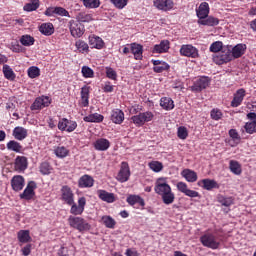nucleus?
<instances>
[{
    "mask_svg": "<svg viewBox=\"0 0 256 256\" xmlns=\"http://www.w3.org/2000/svg\"><path fill=\"white\" fill-rule=\"evenodd\" d=\"M37 189V183L35 181H30L23 193L20 194V199H24V201H31L35 197V190Z\"/></svg>",
    "mask_w": 256,
    "mask_h": 256,
    "instance_id": "nucleus-12",
    "label": "nucleus"
},
{
    "mask_svg": "<svg viewBox=\"0 0 256 256\" xmlns=\"http://www.w3.org/2000/svg\"><path fill=\"white\" fill-rule=\"evenodd\" d=\"M75 47L79 53H82V54L89 53V44H87L85 40L78 39L75 42Z\"/></svg>",
    "mask_w": 256,
    "mask_h": 256,
    "instance_id": "nucleus-40",
    "label": "nucleus"
},
{
    "mask_svg": "<svg viewBox=\"0 0 256 256\" xmlns=\"http://www.w3.org/2000/svg\"><path fill=\"white\" fill-rule=\"evenodd\" d=\"M69 29L72 37H74L75 39L83 37L85 33V26H83V24H81V22L79 21L70 20Z\"/></svg>",
    "mask_w": 256,
    "mask_h": 256,
    "instance_id": "nucleus-6",
    "label": "nucleus"
},
{
    "mask_svg": "<svg viewBox=\"0 0 256 256\" xmlns=\"http://www.w3.org/2000/svg\"><path fill=\"white\" fill-rule=\"evenodd\" d=\"M18 240L20 243H29L31 241L29 230H20L18 232Z\"/></svg>",
    "mask_w": 256,
    "mask_h": 256,
    "instance_id": "nucleus-47",
    "label": "nucleus"
},
{
    "mask_svg": "<svg viewBox=\"0 0 256 256\" xmlns=\"http://www.w3.org/2000/svg\"><path fill=\"white\" fill-rule=\"evenodd\" d=\"M81 73L85 79H93L95 77V72L89 66H83Z\"/></svg>",
    "mask_w": 256,
    "mask_h": 256,
    "instance_id": "nucleus-53",
    "label": "nucleus"
},
{
    "mask_svg": "<svg viewBox=\"0 0 256 256\" xmlns=\"http://www.w3.org/2000/svg\"><path fill=\"white\" fill-rule=\"evenodd\" d=\"M68 223L70 227H73V229H77V231H89L91 229V224L85 220V218L79 217V216H70L68 218Z\"/></svg>",
    "mask_w": 256,
    "mask_h": 256,
    "instance_id": "nucleus-3",
    "label": "nucleus"
},
{
    "mask_svg": "<svg viewBox=\"0 0 256 256\" xmlns=\"http://www.w3.org/2000/svg\"><path fill=\"white\" fill-rule=\"evenodd\" d=\"M110 120L115 125H121L125 121V113L121 109H113L110 114Z\"/></svg>",
    "mask_w": 256,
    "mask_h": 256,
    "instance_id": "nucleus-21",
    "label": "nucleus"
},
{
    "mask_svg": "<svg viewBox=\"0 0 256 256\" xmlns=\"http://www.w3.org/2000/svg\"><path fill=\"white\" fill-rule=\"evenodd\" d=\"M95 185V179L92 176L85 174L78 180V187L80 189H89Z\"/></svg>",
    "mask_w": 256,
    "mask_h": 256,
    "instance_id": "nucleus-18",
    "label": "nucleus"
},
{
    "mask_svg": "<svg viewBox=\"0 0 256 256\" xmlns=\"http://www.w3.org/2000/svg\"><path fill=\"white\" fill-rule=\"evenodd\" d=\"M102 89L104 93H113L115 86H113L110 81H106Z\"/></svg>",
    "mask_w": 256,
    "mask_h": 256,
    "instance_id": "nucleus-62",
    "label": "nucleus"
},
{
    "mask_svg": "<svg viewBox=\"0 0 256 256\" xmlns=\"http://www.w3.org/2000/svg\"><path fill=\"white\" fill-rule=\"evenodd\" d=\"M126 201L132 207L137 204L140 205V207H145V200H143V198H141V196L130 195L127 197Z\"/></svg>",
    "mask_w": 256,
    "mask_h": 256,
    "instance_id": "nucleus-38",
    "label": "nucleus"
},
{
    "mask_svg": "<svg viewBox=\"0 0 256 256\" xmlns=\"http://www.w3.org/2000/svg\"><path fill=\"white\" fill-rule=\"evenodd\" d=\"M209 85H211V79L209 76H200L196 81H194L191 90L196 93H201V91H203V89H207Z\"/></svg>",
    "mask_w": 256,
    "mask_h": 256,
    "instance_id": "nucleus-7",
    "label": "nucleus"
},
{
    "mask_svg": "<svg viewBox=\"0 0 256 256\" xmlns=\"http://www.w3.org/2000/svg\"><path fill=\"white\" fill-rule=\"evenodd\" d=\"M88 43L91 47V49H103L105 47V41H103V38L93 34L88 37Z\"/></svg>",
    "mask_w": 256,
    "mask_h": 256,
    "instance_id": "nucleus-19",
    "label": "nucleus"
},
{
    "mask_svg": "<svg viewBox=\"0 0 256 256\" xmlns=\"http://www.w3.org/2000/svg\"><path fill=\"white\" fill-rule=\"evenodd\" d=\"M111 147V142L106 138H99L94 142V149L96 151H107Z\"/></svg>",
    "mask_w": 256,
    "mask_h": 256,
    "instance_id": "nucleus-30",
    "label": "nucleus"
},
{
    "mask_svg": "<svg viewBox=\"0 0 256 256\" xmlns=\"http://www.w3.org/2000/svg\"><path fill=\"white\" fill-rule=\"evenodd\" d=\"M211 8L209 7V3L202 2L198 8H196V16L198 17V21H203L206 17H209V13Z\"/></svg>",
    "mask_w": 256,
    "mask_h": 256,
    "instance_id": "nucleus-16",
    "label": "nucleus"
},
{
    "mask_svg": "<svg viewBox=\"0 0 256 256\" xmlns=\"http://www.w3.org/2000/svg\"><path fill=\"white\" fill-rule=\"evenodd\" d=\"M148 167L151 169V171H154V173H161V171H163V163L159 161L149 162Z\"/></svg>",
    "mask_w": 256,
    "mask_h": 256,
    "instance_id": "nucleus-48",
    "label": "nucleus"
},
{
    "mask_svg": "<svg viewBox=\"0 0 256 256\" xmlns=\"http://www.w3.org/2000/svg\"><path fill=\"white\" fill-rule=\"evenodd\" d=\"M246 51L247 44L240 43L235 45L231 50L232 59H240V57H243V54L246 53Z\"/></svg>",
    "mask_w": 256,
    "mask_h": 256,
    "instance_id": "nucleus-26",
    "label": "nucleus"
},
{
    "mask_svg": "<svg viewBox=\"0 0 256 256\" xmlns=\"http://www.w3.org/2000/svg\"><path fill=\"white\" fill-rule=\"evenodd\" d=\"M77 19L80 23H89L93 21V15L87 14L85 12H80L77 15Z\"/></svg>",
    "mask_w": 256,
    "mask_h": 256,
    "instance_id": "nucleus-50",
    "label": "nucleus"
},
{
    "mask_svg": "<svg viewBox=\"0 0 256 256\" xmlns=\"http://www.w3.org/2000/svg\"><path fill=\"white\" fill-rule=\"evenodd\" d=\"M160 107H162L164 111H173V109H175V102L171 97H162L160 99Z\"/></svg>",
    "mask_w": 256,
    "mask_h": 256,
    "instance_id": "nucleus-32",
    "label": "nucleus"
},
{
    "mask_svg": "<svg viewBox=\"0 0 256 256\" xmlns=\"http://www.w3.org/2000/svg\"><path fill=\"white\" fill-rule=\"evenodd\" d=\"M177 136L179 139H187V137H189V132L187 131V128L185 126H180L177 131Z\"/></svg>",
    "mask_w": 256,
    "mask_h": 256,
    "instance_id": "nucleus-59",
    "label": "nucleus"
},
{
    "mask_svg": "<svg viewBox=\"0 0 256 256\" xmlns=\"http://www.w3.org/2000/svg\"><path fill=\"white\" fill-rule=\"evenodd\" d=\"M29 166V161L25 156H17L14 162V169L17 173H23V171L27 170Z\"/></svg>",
    "mask_w": 256,
    "mask_h": 256,
    "instance_id": "nucleus-15",
    "label": "nucleus"
},
{
    "mask_svg": "<svg viewBox=\"0 0 256 256\" xmlns=\"http://www.w3.org/2000/svg\"><path fill=\"white\" fill-rule=\"evenodd\" d=\"M141 114L144 125L145 123H149V121H153V117H155V115L151 111L142 112Z\"/></svg>",
    "mask_w": 256,
    "mask_h": 256,
    "instance_id": "nucleus-61",
    "label": "nucleus"
},
{
    "mask_svg": "<svg viewBox=\"0 0 256 256\" xmlns=\"http://www.w3.org/2000/svg\"><path fill=\"white\" fill-rule=\"evenodd\" d=\"M248 119H250V122H246L244 125V129L248 135H253L256 133V113L250 112L247 114Z\"/></svg>",
    "mask_w": 256,
    "mask_h": 256,
    "instance_id": "nucleus-14",
    "label": "nucleus"
},
{
    "mask_svg": "<svg viewBox=\"0 0 256 256\" xmlns=\"http://www.w3.org/2000/svg\"><path fill=\"white\" fill-rule=\"evenodd\" d=\"M181 176L184 177V179L188 183H195V181H197V179H198L197 172H195L191 169L182 170Z\"/></svg>",
    "mask_w": 256,
    "mask_h": 256,
    "instance_id": "nucleus-33",
    "label": "nucleus"
},
{
    "mask_svg": "<svg viewBox=\"0 0 256 256\" xmlns=\"http://www.w3.org/2000/svg\"><path fill=\"white\" fill-rule=\"evenodd\" d=\"M154 191L161 197L164 205H172V203H175V193H173L171 186L167 183L165 178H158L156 180Z\"/></svg>",
    "mask_w": 256,
    "mask_h": 256,
    "instance_id": "nucleus-1",
    "label": "nucleus"
},
{
    "mask_svg": "<svg viewBox=\"0 0 256 256\" xmlns=\"http://www.w3.org/2000/svg\"><path fill=\"white\" fill-rule=\"evenodd\" d=\"M131 121L132 123H134V125H136V127H143V125H145V123L143 122V115L141 113L132 116Z\"/></svg>",
    "mask_w": 256,
    "mask_h": 256,
    "instance_id": "nucleus-56",
    "label": "nucleus"
},
{
    "mask_svg": "<svg viewBox=\"0 0 256 256\" xmlns=\"http://www.w3.org/2000/svg\"><path fill=\"white\" fill-rule=\"evenodd\" d=\"M112 5L116 7V9H125L127 7V3H129V0H110Z\"/></svg>",
    "mask_w": 256,
    "mask_h": 256,
    "instance_id": "nucleus-57",
    "label": "nucleus"
},
{
    "mask_svg": "<svg viewBox=\"0 0 256 256\" xmlns=\"http://www.w3.org/2000/svg\"><path fill=\"white\" fill-rule=\"evenodd\" d=\"M180 55H182V57L197 59V57H199V50L191 44L182 45L180 48Z\"/></svg>",
    "mask_w": 256,
    "mask_h": 256,
    "instance_id": "nucleus-11",
    "label": "nucleus"
},
{
    "mask_svg": "<svg viewBox=\"0 0 256 256\" xmlns=\"http://www.w3.org/2000/svg\"><path fill=\"white\" fill-rule=\"evenodd\" d=\"M245 95H247L245 89L243 88L238 89L231 101V107H239L241 103H243V99H245Z\"/></svg>",
    "mask_w": 256,
    "mask_h": 256,
    "instance_id": "nucleus-23",
    "label": "nucleus"
},
{
    "mask_svg": "<svg viewBox=\"0 0 256 256\" xmlns=\"http://www.w3.org/2000/svg\"><path fill=\"white\" fill-rule=\"evenodd\" d=\"M39 31L42 35L49 37L55 33V27L53 26V23H43L40 25Z\"/></svg>",
    "mask_w": 256,
    "mask_h": 256,
    "instance_id": "nucleus-34",
    "label": "nucleus"
},
{
    "mask_svg": "<svg viewBox=\"0 0 256 256\" xmlns=\"http://www.w3.org/2000/svg\"><path fill=\"white\" fill-rule=\"evenodd\" d=\"M60 191L62 201H64L66 205H73V202L75 201V194H73L71 187L64 185Z\"/></svg>",
    "mask_w": 256,
    "mask_h": 256,
    "instance_id": "nucleus-13",
    "label": "nucleus"
},
{
    "mask_svg": "<svg viewBox=\"0 0 256 256\" xmlns=\"http://www.w3.org/2000/svg\"><path fill=\"white\" fill-rule=\"evenodd\" d=\"M198 25H204L206 27H217L219 23H221V20L215 16H207L203 20H198L197 21Z\"/></svg>",
    "mask_w": 256,
    "mask_h": 256,
    "instance_id": "nucleus-29",
    "label": "nucleus"
},
{
    "mask_svg": "<svg viewBox=\"0 0 256 256\" xmlns=\"http://www.w3.org/2000/svg\"><path fill=\"white\" fill-rule=\"evenodd\" d=\"M223 230H215L214 233L206 232L200 237V243L203 247L208 249L217 250L221 247V241H223Z\"/></svg>",
    "mask_w": 256,
    "mask_h": 256,
    "instance_id": "nucleus-2",
    "label": "nucleus"
},
{
    "mask_svg": "<svg viewBox=\"0 0 256 256\" xmlns=\"http://www.w3.org/2000/svg\"><path fill=\"white\" fill-rule=\"evenodd\" d=\"M229 169L234 175H241V173H243L241 164H239L236 160H230Z\"/></svg>",
    "mask_w": 256,
    "mask_h": 256,
    "instance_id": "nucleus-42",
    "label": "nucleus"
},
{
    "mask_svg": "<svg viewBox=\"0 0 256 256\" xmlns=\"http://www.w3.org/2000/svg\"><path fill=\"white\" fill-rule=\"evenodd\" d=\"M176 187H177L178 191H180V193H184V195L189 190L187 183H185V182H178Z\"/></svg>",
    "mask_w": 256,
    "mask_h": 256,
    "instance_id": "nucleus-64",
    "label": "nucleus"
},
{
    "mask_svg": "<svg viewBox=\"0 0 256 256\" xmlns=\"http://www.w3.org/2000/svg\"><path fill=\"white\" fill-rule=\"evenodd\" d=\"M97 195L101 201H105V203H115L117 198L114 193L107 192L106 190H97Z\"/></svg>",
    "mask_w": 256,
    "mask_h": 256,
    "instance_id": "nucleus-28",
    "label": "nucleus"
},
{
    "mask_svg": "<svg viewBox=\"0 0 256 256\" xmlns=\"http://www.w3.org/2000/svg\"><path fill=\"white\" fill-rule=\"evenodd\" d=\"M85 205H87V198L85 197H80L78 199V205L75 203V200L73 201V204H70V213L71 215H74L77 217V215H83L85 211Z\"/></svg>",
    "mask_w": 256,
    "mask_h": 256,
    "instance_id": "nucleus-9",
    "label": "nucleus"
},
{
    "mask_svg": "<svg viewBox=\"0 0 256 256\" xmlns=\"http://www.w3.org/2000/svg\"><path fill=\"white\" fill-rule=\"evenodd\" d=\"M51 105V98L49 96L37 97L32 105L30 106L31 111H41L44 107H49Z\"/></svg>",
    "mask_w": 256,
    "mask_h": 256,
    "instance_id": "nucleus-8",
    "label": "nucleus"
},
{
    "mask_svg": "<svg viewBox=\"0 0 256 256\" xmlns=\"http://www.w3.org/2000/svg\"><path fill=\"white\" fill-rule=\"evenodd\" d=\"M41 6V2L39 0H30L23 6V11L27 13H31L33 11H37V9Z\"/></svg>",
    "mask_w": 256,
    "mask_h": 256,
    "instance_id": "nucleus-37",
    "label": "nucleus"
},
{
    "mask_svg": "<svg viewBox=\"0 0 256 256\" xmlns=\"http://www.w3.org/2000/svg\"><path fill=\"white\" fill-rule=\"evenodd\" d=\"M11 187L13 191H23V187H25V178L21 175L13 176L11 179Z\"/></svg>",
    "mask_w": 256,
    "mask_h": 256,
    "instance_id": "nucleus-20",
    "label": "nucleus"
},
{
    "mask_svg": "<svg viewBox=\"0 0 256 256\" xmlns=\"http://www.w3.org/2000/svg\"><path fill=\"white\" fill-rule=\"evenodd\" d=\"M210 117L213 121H219L223 118V112L219 108H214L210 112Z\"/></svg>",
    "mask_w": 256,
    "mask_h": 256,
    "instance_id": "nucleus-55",
    "label": "nucleus"
},
{
    "mask_svg": "<svg viewBox=\"0 0 256 256\" xmlns=\"http://www.w3.org/2000/svg\"><path fill=\"white\" fill-rule=\"evenodd\" d=\"M151 63L154 65V73H163V71H169V69H171V66L165 61L151 60Z\"/></svg>",
    "mask_w": 256,
    "mask_h": 256,
    "instance_id": "nucleus-25",
    "label": "nucleus"
},
{
    "mask_svg": "<svg viewBox=\"0 0 256 256\" xmlns=\"http://www.w3.org/2000/svg\"><path fill=\"white\" fill-rule=\"evenodd\" d=\"M103 119H105L103 115L99 113H94V114L85 116L83 118V121H85V123H103Z\"/></svg>",
    "mask_w": 256,
    "mask_h": 256,
    "instance_id": "nucleus-36",
    "label": "nucleus"
},
{
    "mask_svg": "<svg viewBox=\"0 0 256 256\" xmlns=\"http://www.w3.org/2000/svg\"><path fill=\"white\" fill-rule=\"evenodd\" d=\"M39 171L42 175H51V171H53V167L47 161H44L39 166Z\"/></svg>",
    "mask_w": 256,
    "mask_h": 256,
    "instance_id": "nucleus-45",
    "label": "nucleus"
},
{
    "mask_svg": "<svg viewBox=\"0 0 256 256\" xmlns=\"http://www.w3.org/2000/svg\"><path fill=\"white\" fill-rule=\"evenodd\" d=\"M213 61L216 65H225L233 61V55L231 54V49L229 47H224L220 52L213 55Z\"/></svg>",
    "mask_w": 256,
    "mask_h": 256,
    "instance_id": "nucleus-4",
    "label": "nucleus"
},
{
    "mask_svg": "<svg viewBox=\"0 0 256 256\" xmlns=\"http://www.w3.org/2000/svg\"><path fill=\"white\" fill-rule=\"evenodd\" d=\"M129 177H131V169L129 168V163L121 162L120 170L116 177L119 183H127L129 181Z\"/></svg>",
    "mask_w": 256,
    "mask_h": 256,
    "instance_id": "nucleus-10",
    "label": "nucleus"
},
{
    "mask_svg": "<svg viewBox=\"0 0 256 256\" xmlns=\"http://www.w3.org/2000/svg\"><path fill=\"white\" fill-rule=\"evenodd\" d=\"M86 9H97L101 6V0H80Z\"/></svg>",
    "mask_w": 256,
    "mask_h": 256,
    "instance_id": "nucleus-44",
    "label": "nucleus"
},
{
    "mask_svg": "<svg viewBox=\"0 0 256 256\" xmlns=\"http://www.w3.org/2000/svg\"><path fill=\"white\" fill-rule=\"evenodd\" d=\"M54 154L58 159H65L69 155V149L65 146H58L54 149Z\"/></svg>",
    "mask_w": 256,
    "mask_h": 256,
    "instance_id": "nucleus-43",
    "label": "nucleus"
},
{
    "mask_svg": "<svg viewBox=\"0 0 256 256\" xmlns=\"http://www.w3.org/2000/svg\"><path fill=\"white\" fill-rule=\"evenodd\" d=\"M91 87L89 86H84L81 88V105L83 107H89V93H90Z\"/></svg>",
    "mask_w": 256,
    "mask_h": 256,
    "instance_id": "nucleus-35",
    "label": "nucleus"
},
{
    "mask_svg": "<svg viewBox=\"0 0 256 256\" xmlns=\"http://www.w3.org/2000/svg\"><path fill=\"white\" fill-rule=\"evenodd\" d=\"M199 187H203L206 191H212V189H219V183L209 178L202 179L198 182Z\"/></svg>",
    "mask_w": 256,
    "mask_h": 256,
    "instance_id": "nucleus-27",
    "label": "nucleus"
},
{
    "mask_svg": "<svg viewBox=\"0 0 256 256\" xmlns=\"http://www.w3.org/2000/svg\"><path fill=\"white\" fill-rule=\"evenodd\" d=\"M102 223L107 229H115V225H117V222L111 216H102Z\"/></svg>",
    "mask_w": 256,
    "mask_h": 256,
    "instance_id": "nucleus-46",
    "label": "nucleus"
},
{
    "mask_svg": "<svg viewBox=\"0 0 256 256\" xmlns=\"http://www.w3.org/2000/svg\"><path fill=\"white\" fill-rule=\"evenodd\" d=\"M169 49H171V42L169 40H162L159 44H155L152 53H169Z\"/></svg>",
    "mask_w": 256,
    "mask_h": 256,
    "instance_id": "nucleus-22",
    "label": "nucleus"
},
{
    "mask_svg": "<svg viewBox=\"0 0 256 256\" xmlns=\"http://www.w3.org/2000/svg\"><path fill=\"white\" fill-rule=\"evenodd\" d=\"M130 51L132 55H134V59L136 61H142L143 60V45L137 44V43H131L130 44Z\"/></svg>",
    "mask_w": 256,
    "mask_h": 256,
    "instance_id": "nucleus-24",
    "label": "nucleus"
},
{
    "mask_svg": "<svg viewBox=\"0 0 256 256\" xmlns=\"http://www.w3.org/2000/svg\"><path fill=\"white\" fill-rule=\"evenodd\" d=\"M59 131H66V133H73L75 129H77V121L67 119V118H60L57 125Z\"/></svg>",
    "mask_w": 256,
    "mask_h": 256,
    "instance_id": "nucleus-5",
    "label": "nucleus"
},
{
    "mask_svg": "<svg viewBox=\"0 0 256 256\" xmlns=\"http://www.w3.org/2000/svg\"><path fill=\"white\" fill-rule=\"evenodd\" d=\"M228 135L234 141V145H239V143H241V136L239 135V132H237V129H230Z\"/></svg>",
    "mask_w": 256,
    "mask_h": 256,
    "instance_id": "nucleus-51",
    "label": "nucleus"
},
{
    "mask_svg": "<svg viewBox=\"0 0 256 256\" xmlns=\"http://www.w3.org/2000/svg\"><path fill=\"white\" fill-rule=\"evenodd\" d=\"M20 43L24 45V47H31V45H34L35 43V38L30 35H23L20 38Z\"/></svg>",
    "mask_w": 256,
    "mask_h": 256,
    "instance_id": "nucleus-49",
    "label": "nucleus"
},
{
    "mask_svg": "<svg viewBox=\"0 0 256 256\" xmlns=\"http://www.w3.org/2000/svg\"><path fill=\"white\" fill-rule=\"evenodd\" d=\"M56 15H59L60 17H71L69 11L63 7H56Z\"/></svg>",
    "mask_w": 256,
    "mask_h": 256,
    "instance_id": "nucleus-63",
    "label": "nucleus"
},
{
    "mask_svg": "<svg viewBox=\"0 0 256 256\" xmlns=\"http://www.w3.org/2000/svg\"><path fill=\"white\" fill-rule=\"evenodd\" d=\"M154 7L159 11H171L175 7L173 0H154Z\"/></svg>",
    "mask_w": 256,
    "mask_h": 256,
    "instance_id": "nucleus-17",
    "label": "nucleus"
},
{
    "mask_svg": "<svg viewBox=\"0 0 256 256\" xmlns=\"http://www.w3.org/2000/svg\"><path fill=\"white\" fill-rule=\"evenodd\" d=\"M6 147L8 151H14V153H21L23 151V146L21 143L15 141V140H10L7 144Z\"/></svg>",
    "mask_w": 256,
    "mask_h": 256,
    "instance_id": "nucleus-39",
    "label": "nucleus"
},
{
    "mask_svg": "<svg viewBox=\"0 0 256 256\" xmlns=\"http://www.w3.org/2000/svg\"><path fill=\"white\" fill-rule=\"evenodd\" d=\"M225 47H223V42L216 41L210 45V51L211 53H220Z\"/></svg>",
    "mask_w": 256,
    "mask_h": 256,
    "instance_id": "nucleus-54",
    "label": "nucleus"
},
{
    "mask_svg": "<svg viewBox=\"0 0 256 256\" xmlns=\"http://www.w3.org/2000/svg\"><path fill=\"white\" fill-rule=\"evenodd\" d=\"M3 75L5 79H8V81H15V72L13 71V68L7 64L3 66Z\"/></svg>",
    "mask_w": 256,
    "mask_h": 256,
    "instance_id": "nucleus-41",
    "label": "nucleus"
},
{
    "mask_svg": "<svg viewBox=\"0 0 256 256\" xmlns=\"http://www.w3.org/2000/svg\"><path fill=\"white\" fill-rule=\"evenodd\" d=\"M106 77L112 81H117V71L111 67H106Z\"/></svg>",
    "mask_w": 256,
    "mask_h": 256,
    "instance_id": "nucleus-60",
    "label": "nucleus"
},
{
    "mask_svg": "<svg viewBox=\"0 0 256 256\" xmlns=\"http://www.w3.org/2000/svg\"><path fill=\"white\" fill-rule=\"evenodd\" d=\"M12 135L17 141H23L24 139H27L28 132L27 129L17 126L14 128Z\"/></svg>",
    "mask_w": 256,
    "mask_h": 256,
    "instance_id": "nucleus-31",
    "label": "nucleus"
},
{
    "mask_svg": "<svg viewBox=\"0 0 256 256\" xmlns=\"http://www.w3.org/2000/svg\"><path fill=\"white\" fill-rule=\"evenodd\" d=\"M39 75H41V70L39 69V67L31 66L30 68H28V77H30V79H37Z\"/></svg>",
    "mask_w": 256,
    "mask_h": 256,
    "instance_id": "nucleus-52",
    "label": "nucleus"
},
{
    "mask_svg": "<svg viewBox=\"0 0 256 256\" xmlns=\"http://www.w3.org/2000/svg\"><path fill=\"white\" fill-rule=\"evenodd\" d=\"M219 203H221V205H223V207H231V205H233V198L232 197H223L220 196L218 198Z\"/></svg>",
    "mask_w": 256,
    "mask_h": 256,
    "instance_id": "nucleus-58",
    "label": "nucleus"
}]
</instances>
